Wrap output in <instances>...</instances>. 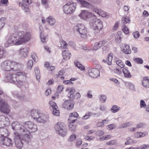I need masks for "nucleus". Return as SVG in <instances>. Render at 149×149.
Here are the masks:
<instances>
[{
    "instance_id": "b1692460",
    "label": "nucleus",
    "mask_w": 149,
    "mask_h": 149,
    "mask_svg": "<svg viewBox=\"0 0 149 149\" xmlns=\"http://www.w3.org/2000/svg\"><path fill=\"white\" fill-rule=\"evenodd\" d=\"M71 115L69 117V120L70 123H74L77 119H73V118H76L78 116V114L77 112H74L71 113Z\"/></svg>"
},
{
    "instance_id": "e2e57ef3",
    "label": "nucleus",
    "mask_w": 149,
    "mask_h": 149,
    "mask_svg": "<svg viewBox=\"0 0 149 149\" xmlns=\"http://www.w3.org/2000/svg\"><path fill=\"white\" fill-rule=\"evenodd\" d=\"M63 89V86H58L57 88V92L58 93H61Z\"/></svg>"
},
{
    "instance_id": "473e14b6",
    "label": "nucleus",
    "mask_w": 149,
    "mask_h": 149,
    "mask_svg": "<svg viewBox=\"0 0 149 149\" xmlns=\"http://www.w3.org/2000/svg\"><path fill=\"white\" fill-rule=\"evenodd\" d=\"M121 32L118 31L117 32L115 37V40L118 43H120L121 42Z\"/></svg>"
},
{
    "instance_id": "72a5a7b5",
    "label": "nucleus",
    "mask_w": 149,
    "mask_h": 149,
    "mask_svg": "<svg viewBox=\"0 0 149 149\" xmlns=\"http://www.w3.org/2000/svg\"><path fill=\"white\" fill-rule=\"evenodd\" d=\"M142 83L143 86L146 88L149 87V80L147 79V77H143V80L142 81Z\"/></svg>"
},
{
    "instance_id": "dca6fc26",
    "label": "nucleus",
    "mask_w": 149,
    "mask_h": 149,
    "mask_svg": "<svg viewBox=\"0 0 149 149\" xmlns=\"http://www.w3.org/2000/svg\"><path fill=\"white\" fill-rule=\"evenodd\" d=\"M88 73L91 77L93 78L97 77L100 75V71L97 68H88Z\"/></svg>"
},
{
    "instance_id": "bb28decb",
    "label": "nucleus",
    "mask_w": 149,
    "mask_h": 149,
    "mask_svg": "<svg viewBox=\"0 0 149 149\" xmlns=\"http://www.w3.org/2000/svg\"><path fill=\"white\" fill-rule=\"evenodd\" d=\"M113 59V54H109L107 57V58L106 60L103 59L102 61L103 63H107L108 64L111 65V62Z\"/></svg>"
},
{
    "instance_id": "2eb2a0df",
    "label": "nucleus",
    "mask_w": 149,
    "mask_h": 149,
    "mask_svg": "<svg viewBox=\"0 0 149 149\" xmlns=\"http://www.w3.org/2000/svg\"><path fill=\"white\" fill-rule=\"evenodd\" d=\"M0 143L8 147H10L12 146L13 142L10 139L6 137L2 138L0 139Z\"/></svg>"
},
{
    "instance_id": "69168bd1",
    "label": "nucleus",
    "mask_w": 149,
    "mask_h": 149,
    "mask_svg": "<svg viewBox=\"0 0 149 149\" xmlns=\"http://www.w3.org/2000/svg\"><path fill=\"white\" fill-rule=\"evenodd\" d=\"M140 104V107L141 108H145L146 105L145 102L143 100H141V101Z\"/></svg>"
},
{
    "instance_id": "9d476101",
    "label": "nucleus",
    "mask_w": 149,
    "mask_h": 149,
    "mask_svg": "<svg viewBox=\"0 0 149 149\" xmlns=\"http://www.w3.org/2000/svg\"><path fill=\"white\" fill-rule=\"evenodd\" d=\"M17 78V76L16 74L9 72L6 74L3 81L5 82H8L17 84V82H18Z\"/></svg>"
},
{
    "instance_id": "13d9d810",
    "label": "nucleus",
    "mask_w": 149,
    "mask_h": 149,
    "mask_svg": "<svg viewBox=\"0 0 149 149\" xmlns=\"http://www.w3.org/2000/svg\"><path fill=\"white\" fill-rule=\"evenodd\" d=\"M111 137V136L109 135H108L103 136L100 139L102 141H104L105 140L108 139H110Z\"/></svg>"
},
{
    "instance_id": "0eeeda50",
    "label": "nucleus",
    "mask_w": 149,
    "mask_h": 149,
    "mask_svg": "<svg viewBox=\"0 0 149 149\" xmlns=\"http://www.w3.org/2000/svg\"><path fill=\"white\" fill-rule=\"evenodd\" d=\"M55 129L56 132L59 135L62 136H65L66 134V130L65 125L63 123H57L55 125Z\"/></svg>"
},
{
    "instance_id": "a878e982",
    "label": "nucleus",
    "mask_w": 149,
    "mask_h": 149,
    "mask_svg": "<svg viewBox=\"0 0 149 149\" xmlns=\"http://www.w3.org/2000/svg\"><path fill=\"white\" fill-rule=\"evenodd\" d=\"M122 72L124 74V77L127 78H131L132 77V75L130 73L127 67H124L122 69Z\"/></svg>"
},
{
    "instance_id": "f03ea898",
    "label": "nucleus",
    "mask_w": 149,
    "mask_h": 149,
    "mask_svg": "<svg viewBox=\"0 0 149 149\" xmlns=\"http://www.w3.org/2000/svg\"><path fill=\"white\" fill-rule=\"evenodd\" d=\"M23 67L22 64L9 60L4 61L1 65V68L4 71L8 72H16L20 70Z\"/></svg>"
},
{
    "instance_id": "603ef678",
    "label": "nucleus",
    "mask_w": 149,
    "mask_h": 149,
    "mask_svg": "<svg viewBox=\"0 0 149 149\" xmlns=\"http://www.w3.org/2000/svg\"><path fill=\"white\" fill-rule=\"evenodd\" d=\"M98 15L103 17H106L107 13L105 12L100 9Z\"/></svg>"
},
{
    "instance_id": "a19ab883",
    "label": "nucleus",
    "mask_w": 149,
    "mask_h": 149,
    "mask_svg": "<svg viewBox=\"0 0 149 149\" xmlns=\"http://www.w3.org/2000/svg\"><path fill=\"white\" fill-rule=\"evenodd\" d=\"M116 63L121 68H124L125 65L123 62L120 60H118L116 61Z\"/></svg>"
},
{
    "instance_id": "a211bd4d",
    "label": "nucleus",
    "mask_w": 149,
    "mask_h": 149,
    "mask_svg": "<svg viewBox=\"0 0 149 149\" xmlns=\"http://www.w3.org/2000/svg\"><path fill=\"white\" fill-rule=\"evenodd\" d=\"M17 79L18 81L17 84L20 82H22L24 79H25L26 76V74L24 72H19L17 73Z\"/></svg>"
},
{
    "instance_id": "de8ad7c7",
    "label": "nucleus",
    "mask_w": 149,
    "mask_h": 149,
    "mask_svg": "<svg viewBox=\"0 0 149 149\" xmlns=\"http://www.w3.org/2000/svg\"><path fill=\"white\" fill-rule=\"evenodd\" d=\"M60 42L61 45V47L63 48H65L68 45L67 43L63 40H61L60 41Z\"/></svg>"
},
{
    "instance_id": "412c9836",
    "label": "nucleus",
    "mask_w": 149,
    "mask_h": 149,
    "mask_svg": "<svg viewBox=\"0 0 149 149\" xmlns=\"http://www.w3.org/2000/svg\"><path fill=\"white\" fill-rule=\"evenodd\" d=\"M8 118L4 116L0 115V127H3L9 122Z\"/></svg>"
},
{
    "instance_id": "c03bdc74",
    "label": "nucleus",
    "mask_w": 149,
    "mask_h": 149,
    "mask_svg": "<svg viewBox=\"0 0 149 149\" xmlns=\"http://www.w3.org/2000/svg\"><path fill=\"white\" fill-rule=\"evenodd\" d=\"M52 113L55 116H58L59 115L60 113L59 111V109L58 107L53 109Z\"/></svg>"
},
{
    "instance_id": "1a4fd4ad",
    "label": "nucleus",
    "mask_w": 149,
    "mask_h": 149,
    "mask_svg": "<svg viewBox=\"0 0 149 149\" xmlns=\"http://www.w3.org/2000/svg\"><path fill=\"white\" fill-rule=\"evenodd\" d=\"M6 38L7 41L5 44L6 47H8L13 43H14V45H17L15 44L16 42L18 40L17 33H15L12 35L8 36L6 37Z\"/></svg>"
},
{
    "instance_id": "4be33fe9",
    "label": "nucleus",
    "mask_w": 149,
    "mask_h": 149,
    "mask_svg": "<svg viewBox=\"0 0 149 149\" xmlns=\"http://www.w3.org/2000/svg\"><path fill=\"white\" fill-rule=\"evenodd\" d=\"M8 135V131L7 129L4 128L0 129V139L6 137Z\"/></svg>"
},
{
    "instance_id": "f704fd0d",
    "label": "nucleus",
    "mask_w": 149,
    "mask_h": 149,
    "mask_svg": "<svg viewBox=\"0 0 149 149\" xmlns=\"http://www.w3.org/2000/svg\"><path fill=\"white\" fill-rule=\"evenodd\" d=\"M125 85L132 90H134L135 89V87L134 85L132 83L127 81H125L124 82Z\"/></svg>"
},
{
    "instance_id": "6e6d98bb",
    "label": "nucleus",
    "mask_w": 149,
    "mask_h": 149,
    "mask_svg": "<svg viewBox=\"0 0 149 149\" xmlns=\"http://www.w3.org/2000/svg\"><path fill=\"white\" fill-rule=\"evenodd\" d=\"M49 104L53 109H54V108H56L58 107L56 105V103L52 101L50 102Z\"/></svg>"
},
{
    "instance_id": "ea45409f",
    "label": "nucleus",
    "mask_w": 149,
    "mask_h": 149,
    "mask_svg": "<svg viewBox=\"0 0 149 149\" xmlns=\"http://www.w3.org/2000/svg\"><path fill=\"white\" fill-rule=\"evenodd\" d=\"M95 13L98 14L100 10V9L97 8V7H95L92 4V6L90 8Z\"/></svg>"
},
{
    "instance_id": "052dcab7",
    "label": "nucleus",
    "mask_w": 149,
    "mask_h": 149,
    "mask_svg": "<svg viewBox=\"0 0 149 149\" xmlns=\"http://www.w3.org/2000/svg\"><path fill=\"white\" fill-rule=\"evenodd\" d=\"M134 60L136 61V62L138 64H142L143 63V61L142 59L140 58H136Z\"/></svg>"
},
{
    "instance_id": "5fc2aeb1",
    "label": "nucleus",
    "mask_w": 149,
    "mask_h": 149,
    "mask_svg": "<svg viewBox=\"0 0 149 149\" xmlns=\"http://www.w3.org/2000/svg\"><path fill=\"white\" fill-rule=\"evenodd\" d=\"M100 101L102 102H104L106 100V96L104 95H101L99 97Z\"/></svg>"
},
{
    "instance_id": "2f4dec72",
    "label": "nucleus",
    "mask_w": 149,
    "mask_h": 149,
    "mask_svg": "<svg viewBox=\"0 0 149 149\" xmlns=\"http://www.w3.org/2000/svg\"><path fill=\"white\" fill-rule=\"evenodd\" d=\"M133 124V122L131 121L126 122L122 124L118 127L119 129H121L123 128H126L127 127H129L131 126Z\"/></svg>"
},
{
    "instance_id": "7ed1b4c3",
    "label": "nucleus",
    "mask_w": 149,
    "mask_h": 149,
    "mask_svg": "<svg viewBox=\"0 0 149 149\" xmlns=\"http://www.w3.org/2000/svg\"><path fill=\"white\" fill-rule=\"evenodd\" d=\"M29 115L37 123L45 124L49 120L48 115L42 113L40 110L33 109L29 112Z\"/></svg>"
},
{
    "instance_id": "c85d7f7f",
    "label": "nucleus",
    "mask_w": 149,
    "mask_h": 149,
    "mask_svg": "<svg viewBox=\"0 0 149 149\" xmlns=\"http://www.w3.org/2000/svg\"><path fill=\"white\" fill-rule=\"evenodd\" d=\"M121 50L127 54H130L131 52L129 46L127 45H125L124 47H123V48H122Z\"/></svg>"
},
{
    "instance_id": "393cba45",
    "label": "nucleus",
    "mask_w": 149,
    "mask_h": 149,
    "mask_svg": "<svg viewBox=\"0 0 149 149\" xmlns=\"http://www.w3.org/2000/svg\"><path fill=\"white\" fill-rule=\"evenodd\" d=\"M106 43V42L104 41H100L98 42H96L93 47V49L95 50H97L104 45Z\"/></svg>"
},
{
    "instance_id": "79ce46f5",
    "label": "nucleus",
    "mask_w": 149,
    "mask_h": 149,
    "mask_svg": "<svg viewBox=\"0 0 149 149\" xmlns=\"http://www.w3.org/2000/svg\"><path fill=\"white\" fill-rule=\"evenodd\" d=\"M122 30L123 31L125 34H127L129 33V29L126 25H122Z\"/></svg>"
},
{
    "instance_id": "4c0bfd02",
    "label": "nucleus",
    "mask_w": 149,
    "mask_h": 149,
    "mask_svg": "<svg viewBox=\"0 0 149 149\" xmlns=\"http://www.w3.org/2000/svg\"><path fill=\"white\" fill-rule=\"evenodd\" d=\"M120 109V107L116 105H113L111 110L112 112L113 113H116Z\"/></svg>"
},
{
    "instance_id": "49530a36",
    "label": "nucleus",
    "mask_w": 149,
    "mask_h": 149,
    "mask_svg": "<svg viewBox=\"0 0 149 149\" xmlns=\"http://www.w3.org/2000/svg\"><path fill=\"white\" fill-rule=\"evenodd\" d=\"M75 65L81 70H84L85 69L84 67L79 62L76 64Z\"/></svg>"
},
{
    "instance_id": "4468645a",
    "label": "nucleus",
    "mask_w": 149,
    "mask_h": 149,
    "mask_svg": "<svg viewBox=\"0 0 149 149\" xmlns=\"http://www.w3.org/2000/svg\"><path fill=\"white\" fill-rule=\"evenodd\" d=\"M94 16L92 13L86 10H82L81 13L79 15V17L81 19L86 20Z\"/></svg>"
},
{
    "instance_id": "5701e85b",
    "label": "nucleus",
    "mask_w": 149,
    "mask_h": 149,
    "mask_svg": "<svg viewBox=\"0 0 149 149\" xmlns=\"http://www.w3.org/2000/svg\"><path fill=\"white\" fill-rule=\"evenodd\" d=\"M23 3H20L19 6H20V5H21L23 10H24L26 12H28L29 9L27 4L30 3L29 0H23Z\"/></svg>"
},
{
    "instance_id": "20e7f679",
    "label": "nucleus",
    "mask_w": 149,
    "mask_h": 149,
    "mask_svg": "<svg viewBox=\"0 0 149 149\" xmlns=\"http://www.w3.org/2000/svg\"><path fill=\"white\" fill-rule=\"evenodd\" d=\"M18 40L15 44L17 45H21L24 43H26L31 38L30 33L28 31H20L17 33Z\"/></svg>"
},
{
    "instance_id": "6e6552de",
    "label": "nucleus",
    "mask_w": 149,
    "mask_h": 149,
    "mask_svg": "<svg viewBox=\"0 0 149 149\" xmlns=\"http://www.w3.org/2000/svg\"><path fill=\"white\" fill-rule=\"evenodd\" d=\"M77 4L75 3H68L63 7L64 12L68 14L73 13L76 8Z\"/></svg>"
},
{
    "instance_id": "09e8293b",
    "label": "nucleus",
    "mask_w": 149,
    "mask_h": 149,
    "mask_svg": "<svg viewBox=\"0 0 149 149\" xmlns=\"http://www.w3.org/2000/svg\"><path fill=\"white\" fill-rule=\"evenodd\" d=\"M76 135L74 134L71 135L69 137L68 139V141L69 142H72L74 141L76 138Z\"/></svg>"
},
{
    "instance_id": "9b49d317",
    "label": "nucleus",
    "mask_w": 149,
    "mask_h": 149,
    "mask_svg": "<svg viewBox=\"0 0 149 149\" xmlns=\"http://www.w3.org/2000/svg\"><path fill=\"white\" fill-rule=\"evenodd\" d=\"M14 140L16 147L19 149H21L23 146V143L21 139V135H20L18 132L15 131L14 132Z\"/></svg>"
},
{
    "instance_id": "f3484780",
    "label": "nucleus",
    "mask_w": 149,
    "mask_h": 149,
    "mask_svg": "<svg viewBox=\"0 0 149 149\" xmlns=\"http://www.w3.org/2000/svg\"><path fill=\"white\" fill-rule=\"evenodd\" d=\"M73 103L70 102V100H67L65 101L62 104V107L63 108L69 110L73 109L74 106Z\"/></svg>"
},
{
    "instance_id": "aec40b11",
    "label": "nucleus",
    "mask_w": 149,
    "mask_h": 149,
    "mask_svg": "<svg viewBox=\"0 0 149 149\" xmlns=\"http://www.w3.org/2000/svg\"><path fill=\"white\" fill-rule=\"evenodd\" d=\"M77 2L82 7L90 8L92 6L91 4L85 0H77Z\"/></svg>"
},
{
    "instance_id": "ddd939ff",
    "label": "nucleus",
    "mask_w": 149,
    "mask_h": 149,
    "mask_svg": "<svg viewBox=\"0 0 149 149\" xmlns=\"http://www.w3.org/2000/svg\"><path fill=\"white\" fill-rule=\"evenodd\" d=\"M24 132H18L19 134L22 135V140L27 143L30 142L32 138V136L30 134V132L28 130H26Z\"/></svg>"
},
{
    "instance_id": "cd10ccee",
    "label": "nucleus",
    "mask_w": 149,
    "mask_h": 149,
    "mask_svg": "<svg viewBox=\"0 0 149 149\" xmlns=\"http://www.w3.org/2000/svg\"><path fill=\"white\" fill-rule=\"evenodd\" d=\"M71 53L68 50H65L63 52L62 55L63 59L67 60L70 58V57Z\"/></svg>"
},
{
    "instance_id": "864d4df0",
    "label": "nucleus",
    "mask_w": 149,
    "mask_h": 149,
    "mask_svg": "<svg viewBox=\"0 0 149 149\" xmlns=\"http://www.w3.org/2000/svg\"><path fill=\"white\" fill-rule=\"evenodd\" d=\"M149 147V145L148 144H144L138 148H135V149H145Z\"/></svg>"
},
{
    "instance_id": "bf43d9fd",
    "label": "nucleus",
    "mask_w": 149,
    "mask_h": 149,
    "mask_svg": "<svg viewBox=\"0 0 149 149\" xmlns=\"http://www.w3.org/2000/svg\"><path fill=\"white\" fill-rule=\"evenodd\" d=\"M133 35L134 38H138L140 36L139 32L138 31H136L133 32Z\"/></svg>"
},
{
    "instance_id": "680f3d73",
    "label": "nucleus",
    "mask_w": 149,
    "mask_h": 149,
    "mask_svg": "<svg viewBox=\"0 0 149 149\" xmlns=\"http://www.w3.org/2000/svg\"><path fill=\"white\" fill-rule=\"evenodd\" d=\"M33 65V63L32 60H29L27 66L29 68H31L32 67Z\"/></svg>"
},
{
    "instance_id": "3c124183",
    "label": "nucleus",
    "mask_w": 149,
    "mask_h": 149,
    "mask_svg": "<svg viewBox=\"0 0 149 149\" xmlns=\"http://www.w3.org/2000/svg\"><path fill=\"white\" fill-rule=\"evenodd\" d=\"M32 58L35 62H37L38 60V57L36 53H33L32 54Z\"/></svg>"
},
{
    "instance_id": "c756f323",
    "label": "nucleus",
    "mask_w": 149,
    "mask_h": 149,
    "mask_svg": "<svg viewBox=\"0 0 149 149\" xmlns=\"http://www.w3.org/2000/svg\"><path fill=\"white\" fill-rule=\"evenodd\" d=\"M47 22L50 26L54 25L56 23V20L52 16H49L46 19Z\"/></svg>"
},
{
    "instance_id": "6ab92c4d",
    "label": "nucleus",
    "mask_w": 149,
    "mask_h": 149,
    "mask_svg": "<svg viewBox=\"0 0 149 149\" xmlns=\"http://www.w3.org/2000/svg\"><path fill=\"white\" fill-rule=\"evenodd\" d=\"M29 50V48L27 47L21 48L18 52V54L21 57H26L27 56Z\"/></svg>"
},
{
    "instance_id": "c9c22d12",
    "label": "nucleus",
    "mask_w": 149,
    "mask_h": 149,
    "mask_svg": "<svg viewBox=\"0 0 149 149\" xmlns=\"http://www.w3.org/2000/svg\"><path fill=\"white\" fill-rule=\"evenodd\" d=\"M6 51L3 48V47H0V59L4 58L6 56Z\"/></svg>"
},
{
    "instance_id": "a18cd8bd",
    "label": "nucleus",
    "mask_w": 149,
    "mask_h": 149,
    "mask_svg": "<svg viewBox=\"0 0 149 149\" xmlns=\"http://www.w3.org/2000/svg\"><path fill=\"white\" fill-rule=\"evenodd\" d=\"M70 123L69 125V130L71 131H74L75 130L76 126L72 124L73 123Z\"/></svg>"
},
{
    "instance_id": "7c9ffc66",
    "label": "nucleus",
    "mask_w": 149,
    "mask_h": 149,
    "mask_svg": "<svg viewBox=\"0 0 149 149\" xmlns=\"http://www.w3.org/2000/svg\"><path fill=\"white\" fill-rule=\"evenodd\" d=\"M130 22L128 17H123L122 19V25H125L126 24H129Z\"/></svg>"
},
{
    "instance_id": "774afa93",
    "label": "nucleus",
    "mask_w": 149,
    "mask_h": 149,
    "mask_svg": "<svg viewBox=\"0 0 149 149\" xmlns=\"http://www.w3.org/2000/svg\"><path fill=\"white\" fill-rule=\"evenodd\" d=\"M82 143L81 140V139H78L77 141L76 146L79 147L80 146Z\"/></svg>"
},
{
    "instance_id": "e433bc0d",
    "label": "nucleus",
    "mask_w": 149,
    "mask_h": 149,
    "mask_svg": "<svg viewBox=\"0 0 149 149\" xmlns=\"http://www.w3.org/2000/svg\"><path fill=\"white\" fill-rule=\"evenodd\" d=\"M34 71L36 79L38 81H39L40 78V71L39 68L37 67H36L34 69Z\"/></svg>"
},
{
    "instance_id": "423d86ee",
    "label": "nucleus",
    "mask_w": 149,
    "mask_h": 149,
    "mask_svg": "<svg viewBox=\"0 0 149 149\" xmlns=\"http://www.w3.org/2000/svg\"><path fill=\"white\" fill-rule=\"evenodd\" d=\"M73 29L74 32L79 33L81 38H86L87 37V31L83 24H78L74 26Z\"/></svg>"
},
{
    "instance_id": "58836bf2",
    "label": "nucleus",
    "mask_w": 149,
    "mask_h": 149,
    "mask_svg": "<svg viewBox=\"0 0 149 149\" xmlns=\"http://www.w3.org/2000/svg\"><path fill=\"white\" fill-rule=\"evenodd\" d=\"M6 19L4 17H1L0 19V30L5 25Z\"/></svg>"
},
{
    "instance_id": "4d7b16f0",
    "label": "nucleus",
    "mask_w": 149,
    "mask_h": 149,
    "mask_svg": "<svg viewBox=\"0 0 149 149\" xmlns=\"http://www.w3.org/2000/svg\"><path fill=\"white\" fill-rule=\"evenodd\" d=\"M40 37L42 42L44 43L46 38L44 36L42 32L41 33Z\"/></svg>"
},
{
    "instance_id": "37998d69",
    "label": "nucleus",
    "mask_w": 149,
    "mask_h": 149,
    "mask_svg": "<svg viewBox=\"0 0 149 149\" xmlns=\"http://www.w3.org/2000/svg\"><path fill=\"white\" fill-rule=\"evenodd\" d=\"M91 112H88L86 113L85 115L82 117L83 120H86L90 118L91 116Z\"/></svg>"
},
{
    "instance_id": "f8f14e48",
    "label": "nucleus",
    "mask_w": 149,
    "mask_h": 149,
    "mask_svg": "<svg viewBox=\"0 0 149 149\" xmlns=\"http://www.w3.org/2000/svg\"><path fill=\"white\" fill-rule=\"evenodd\" d=\"M0 111L6 114H8L10 111V107L7 102L2 99H0Z\"/></svg>"
},
{
    "instance_id": "39448f33",
    "label": "nucleus",
    "mask_w": 149,
    "mask_h": 149,
    "mask_svg": "<svg viewBox=\"0 0 149 149\" xmlns=\"http://www.w3.org/2000/svg\"><path fill=\"white\" fill-rule=\"evenodd\" d=\"M89 24L95 34L99 33L103 27L102 22L97 18L91 20Z\"/></svg>"
},
{
    "instance_id": "0e129e2a",
    "label": "nucleus",
    "mask_w": 149,
    "mask_h": 149,
    "mask_svg": "<svg viewBox=\"0 0 149 149\" xmlns=\"http://www.w3.org/2000/svg\"><path fill=\"white\" fill-rule=\"evenodd\" d=\"M110 80L113 81L117 84L118 85L120 84V82L118 81L116 78H110Z\"/></svg>"
},
{
    "instance_id": "f257e3e1",
    "label": "nucleus",
    "mask_w": 149,
    "mask_h": 149,
    "mask_svg": "<svg viewBox=\"0 0 149 149\" xmlns=\"http://www.w3.org/2000/svg\"><path fill=\"white\" fill-rule=\"evenodd\" d=\"M12 129L18 132H24L28 130L31 132H35L37 130V125L33 122L29 121L21 124L17 122H14L11 125Z\"/></svg>"
},
{
    "instance_id": "338daca9",
    "label": "nucleus",
    "mask_w": 149,
    "mask_h": 149,
    "mask_svg": "<svg viewBox=\"0 0 149 149\" xmlns=\"http://www.w3.org/2000/svg\"><path fill=\"white\" fill-rule=\"evenodd\" d=\"M51 90L50 88H48L47 89L45 92V95L46 96H48L50 94H51Z\"/></svg>"
},
{
    "instance_id": "8fccbe9b",
    "label": "nucleus",
    "mask_w": 149,
    "mask_h": 149,
    "mask_svg": "<svg viewBox=\"0 0 149 149\" xmlns=\"http://www.w3.org/2000/svg\"><path fill=\"white\" fill-rule=\"evenodd\" d=\"M117 141L116 140H113L107 142L106 144L107 145H113L117 144Z\"/></svg>"
}]
</instances>
